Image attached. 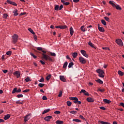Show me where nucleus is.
<instances>
[{
    "label": "nucleus",
    "instance_id": "69168bd1",
    "mask_svg": "<svg viewBox=\"0 0 124 124\" xmlns=\"http://www.w3.org/2000/svg\"><path fill=\"white\" fill-rule=\"evenodd\" d=\"M40 62H41V63L42 64H43V65L45 64V62H43L42 60H41V61H40Z\"/></svg>",
    "mask_w": 124,
    "mask_h": 124
},
{
    "label": "nucleus",
    "instance_id": "8fccbe9b",
    "mask_svg": "<svg viewBox=\"0 0 124 124\" xmlns=\"http://www.w3.org/2000/svg\"><path fill=\"white\" fill-rule=\"evenodd\" d=\"M39 82H40L41 83H44V78H42L40 80H39Z\"/></svg>",
    "mask_w": 124,
    "mask_h": 124
},
{
    "label": "nucleus",
    "instance_id": "49530a36",
    "mask_svg": "<svg viewBox=\"0 0 124 124\" xmlns=\"http://www.w3.org/2000/svg\"><path fill=\"white\" fill-rule=\"evenodd\" d=\"M104 19H105L106 21H107V22H109V21H110V18H109V17H108L107 16H105L104 17Z\"/></svg>",
    "mask_w": 124,
    "mask_h": 124
},
{
    "label": "nucleus",
    "instance_id": "7ed1b4c3",
    "mask_svg": "<svg viewBox=\"0 0 124 124\" xmlns=\"http://www.w3.org/2000/svg\"><path fill=\"white\" fill-rule=\"evenodd\" d=\"M116 42L118 45H119V46H121L122 47V46H124V43H123V41L121 40V39H118L116 40Z\"/></svg>",
    "mask_w": 124,
    "mask_h": 124
},
{
    "label": "nucleus",
    "instance_id": "ddd939ff",
    "mask_svg": "<svg viewBox=\"0 0 124 124\" xmlns=\"http://www.w3.org/2000/svg\"><path fill=\"white\" fill-rule=\"evenodd\" d=\"M13 13H14V16H18L19 14L18 13V10L15 9L13 11Z\"/></svg>",
    "mask_w": 124,
    "mask_h": 124
},
{
    "label": "nucleus",
    "instance_id": "6ab92c4d",
    "mask_svg": "<svg viewBox=\"0 0 124 124\" xmlns=\"http://www.w3.org/2000/svg\"><path fill=\"white\" fill-rule=\"evenodd\" d=\"M103 101L105 102V103H107V104H110V103L111 102V101L107 99H104Z\"/></svg>",
    "mask_w": 124,
    "mask_h": 124
},
{
    "label": "nucleus",
    "instance_id": "5fc2aeb1",
    "mask_svg": "<svg viewBox=\"0 0 124 124\" xmlns=\"http://www.w3.org/2000/svg\"><path fill=\"white\" fill-rule=\"evenodd\" d=\"M16 104H23V102H20V101H16Z\"/></svg>",
    "mask_w": 124,
    "mask_h": 124
},
{
    "label": "nucleus",
    "instance_id": "3c124183",
    "mask_svg": "<svg viewBox=\"0 0 124 124\" xmlns=\"http://www.w3.org/2000/svg\"><path fill=\"white\" fill-rule=\"evenodd\" d=\"M70 113L71 114H73L74 115H75V114L77 113V111H74V110H72V111H70Z\"/></svg>",
    "mask_w": 124,
    "mask_h": 124
},
{
    "label": "nucleus",
    "instance_id": "c9c22d12",
    "mask_svg": "<svg viewBox=\"0 0 124 124\" xmlns=\"http://www.w3.org/2000/svg\"><path fill=\"white\" fill-rule=\"evenodd\" d=\"M25 80L28 82H31V78H30V77H27V78L25 79Z\"/></svg>",
    "mask_w": 124,
    "mask_h": 124
},
{
    "label": "nucleus",
    "instance_id": "20e7f679",
    "mask_svg": "<svg viewBox=\"0 0 124 124\" xmlns=\"http://www.w3.org/2000/svg\"><path fill=\"white\" fill-rule=\"evenodd\" d=\"M79 60L80 62H81V63H83V64H84L85 63H86V62H87V61H86V60L82 57H80L79 58Z\"/></svg>",
    "mask_w": 124,
    "mask_h": 124
},
{
    "label": "nucleus",
    "instance_id": "052dcab7",
    "mask_svg": "<svg viewBox=\"0 0 124 124\" xmlns=\"http://www.w3.org/2000/svg\"><path fill=\"white\" fill-rule=\"evenodd\" d=\"M55 114H61V111L59 110H56L54 112Z\"/></svg>",
    "mask_w": 124,
    "mask_h": 124
},
{
    "label": "nucleus",
    "instance_id": "aec40b11",
    "mask_svg": "<svg viewBox=\"0 0 124 124\" xmlns=\"http://www.w3.org/2000/svg\"><path fill=\"white\" fill-rule=\"evenodd\" d=\"M9 118H10V114H6L5 115L4 117V120H8V119H9Z\"/></svg>",
    "mask_w": 124,
    "mask_h": 124
},
{
    "label": "nucleus",
    "instance_id": "37998d69",
    "mask_svg": "<svg viewBox=\"0 0 124 124\" xmlns=\"http://www.w3.org/2000/svg\"><path fill=\"white\" fill-rule=\"evenodd\" d=\"M11 54H12V52L11 51H9L6 52V55L7 56H10V55H11Z\"/></svg>",
    "mask_w": 124,
    "mask_h": 124
},
{
    "label": "nucleus",
    "instance_id": "a878e982",
    "mask_svg": "<svg viewBox=\"0 0 124 124\" xmlns=\"http://www.w3.org/2000/svg\"><path fill=\"white\" fill-rule=\"evenodd\" d=\"M50 111V108L45 109L43 112L42 113L43 115H44V114H46V113H48Z\"/></svg>",
    "mask_w": 124,
    "mask_h": 124
},
{
    "label": "nucleus",
    "instance_id": "6e6552de",
    "mask_svg": "<svg viewBox=\"0 0 124 124\" xmlns=\"http://www.w3.org/2000/svg\"><path fill=\"white\" fill-rule=\"evenodd\" d=\"M7 3H9L10 4H12V5H14L15 6H17V3H16L15 2L12 1L10 0H7Z\"/></svg>",
    "mask_w": 124,
    "mask_h": 124
},
{
    "label": "nucleus",
    "instance_id": "bb28decb",
    "mask_svg": "<svg viewBox=\"0 0 124 124\" xmlns=\"http://www.w3.org/2000/svg\"><path fill=\"white\" fill-rule=\"evenodd\" d=\"M73 65H74V63H73V62H71L69 63L68 68H71V67H72V66H73Z\"/></svg>",
    "mask_w": 124,
    "mask_h": 124
},
{
    "label": "nucleus",
    "instance_id": "0e129e2a",
    "mask_svg": "<svg viewBox=\"0 0 124 124\" xmlns=\"http://www.w3.org/2000/svg\"><path fill=\"white\" fill-rule=\"evenodd\" d=\"M2 71L3 73H5V74L7 73V72H8V70H3Z\"/></svg>",
    "mask_w": 124,
    "mask_h": 124
},
{
    "label": "nucleus",
    "instance_id": "72a5a7b5",
    "mask_svg": "<svg viewBox=\"0 0 124 124\" xmlns=\"http://www.w3.org/2000/svg\"><path fill=\"white\" fill-rule=\"evenodd\" d=\"M51 77H52V75L51 74H49L48 76H47L46 77V80L47 81H49V80H50V78H51Z\"/></svg>",
    "mask_w": 124,
    "mask_h": 124
},
{
    "label": "nucleus",
    "instance_id": "de8ad7c7",
    "mask_svg": "<svg viewBox=\"0 0 124 124\" xmlns=\"http://www.w3.org/2000/svg\"><path fill=\"white\" fill-rule=\"evenodd\" d=\"M17 97H18V98H21V97H24V95H23L22 94H18L17 95Z\"/></svg>",
    "mask_w": 124,
    "mask_h": 124
},
{
    "label": "nucleus",
    "instance_id": "393cba45",
    "mask_svg": "<svg viewBox=\"0 0 124 124\" xmlns=\"http://www.w3.org/2000/svg\"><path fill=\"white\" fill-rule=\"evenodd\" d=\"M95 81L97 83H99V84H103V81L102 80H101L100 79H98L97 80H95Z\"/></svg>",
    "mask_w": 124,
    "mask_h": 124
},
{
    "label": "nucleus",
    "instance_id": "a211bd4d",
    "mask_svg": "<svg viewBox=\"0 0 124 124\" xmlns=\"http://www.w3.org/2000/svg\"><path fill=\"white\" fill-rule=\"evenodd\" d=\"M70 33L71 36H72V35H73V33H74V31H73V28L72 27L70 28Z\"/></svg>",
    "mask_w": 124,
    "mask_h": 124
},
{
    "label": "nucleus",
    "instance_id": "ea45409f",
    "mask_svg": "<svg viewBox=\"0 0 124 124\" xmlns=\"http://www.w3.org/2000/svg\"><path fill=\"white\" fill-rule=\"evenodd\" d=\"M17 93V88H15L12 92V93Z\"/></svg>",
    "mask_w": 124,
    "mask_h": 124
},
{
    "label": "nucleus",
    "instance_id": "bf43d9fd",
    "mask_svg": "<svg viewBox=\"0 0 124 124\" xmlns=\"http://www.w3.org/2000/svg\"><path fill=\"white\" fill-rule=\"evenodd\" d=\"M29 91H30V89H26L25 90H24L23 91V93H29Z\"/></svg>",
    "mask_w": 124,
    "mask_h": 124
},
{
    "label": "nucleus",
    "instance_id": "423d86ee",
    "mask_svg": "<svg viewBox=\"0 0 124 124\" xmlns=\"http://www.w3.org/2000/svg\"><path fill=\"white\" fill-rule=\"evenodd\" d=\"M80 53L82 54V55H83V56H84L86 58H89V55H88V54H87L86 51H85L84 50H80Z\"/></svg>",
    "mask_w": 124,
    "mask_h": 124
},
{
    "label": "nucleus",
    "instance_id": "6e6d98bb",
    "mask_svg": "<svg viewBox=\"0 0 124 124\" xmlns=\"http://www.w3.org/2000/svg\"><path fill=\"white\" fill-rule=\"evenodd\" d=\"M33 37H34V39L35 41H36V40H37V36H36V35H35V34H34Z\"/></svg>",
    "mask_w": 124,
    "mask_h": 124
},
{
    "label": "nucleus",
    "instance_id": "39448f33",
    "mask_svg": "<svg viewBox=\"0 0 124 124\" xmlns=\"http://www.w3.org/2000/svg\"><path fill=\"white\" fill-rule=\"evenodd\" d=\"M79 93H83L84 95H87V96H89L90 95V94H89V93H88V92H86V90L84 89H82Z\"/></svg>",
    "mask_w": 124,
    "mask_h": 124
},
{
    "label": "nucleus",
    "instance_id": "603ef678",
    "mask_svg": "<svg viewBox=\"0 0 124 124\" xmlns=\"http://www.w3.org/2000/svg\"><path fill=\"white\" fill-rule=\"evenodd\" d=\"M44 84H43V83H39V84H38V86H39V87H40V88H42V87H44Z\"/></svg>",
    "mask_w": 124,
    "mask_h": 124
},
{
    "label": "nucleus",
    "instance_id": "412c9836",
    "mask_svg": "<svg viewBox=\"0 0 124 124\" xmlns=\"http://www.w3.org/2000/svg\"><path fill=\"white\" fill-rule=\"evenodd\" d=\"M109 4H111L113 7H116L117 6V5L115 4V3H114V2H113L111 0L109 1Z\"/></svg>",
    "mask_w": 124,
    "mask_h": 124
},
{
    "label": "nucleus",
    "instance_id": "9d476101",
    "mask_svg": "<svg viewBox=\"0 0 124 124\" xmlns=\"http://www.w3.org/2000/svg\"><path fill=\"white\" fill-rule=\"evenodd\" d=\"M55 28L56 29H66V28H67V26H66V25H64V26L61 25V26H56Z\"/></svg>",
    "mask_w": 124,
    "mask_h": 124
},
{
    "label": "nucleus",
    "instance_id": "5701e85b",
    "mask_svg": "<svg viewBox=\"0 0 124 124\" xmlns=\"http://www.w3.org/2000/svg\"><path fill=\"white\" fill-rule=\"evenodd\" d=\"M67 64H68V62H65L63 64V68H64L65 69H66Z\"/></svg>",
    "mask_w": 124,
    "mask_h": 124
},
{
    "label": "nucleus",
    "instance_id": "4c0bfd02",
    "mask_svg": "<svg viewBox=\"0 0 124 124\" xmlns=\"http://www.w3.org/2000/svg\"><path fill=\"white\" fill-rule=\"evenodd\" d=\"M49 53L50 55H51V56H52V57H56V53H55V52H49Z\"/></svg>",
    "mask_w": 124,
    "mask_h": 124
},
{
    "label": "nucleus",
    "instance_id": "09e8293b",
    "mask_svg": "<svg viewBox=\"0 0 124 124\" xmlns=\"http://www.w3.org/2000/svg\"><path fill=\"white\" fill-rule=\"evenodd\" d=\"M62 92L60 91L59 92V94L58 95V96H59V97H62Z\"/></svg>",
    "mask_w": 124,
    "mask_h": 124
},
{
    "label": "nucleus",
    "instance_id": "774afa93",
    "mask_svg": "<svg viewBox=\"0 0 124 124\" xmlns=\"http://www.w3.org/2000/svg\"><path fill=\"white\" fill-rule=\"evenodd\" d=\"M77 101H78L77 104H81V101H79L78 99V100H77Z\"/></svg>",
    "mask_w": 124,
    "mask_h": 124
},
{
    "label": "nucleus",
    "instance_id": "4be33fe9",
    "mask_svg": "<svg viewBox=\"0 0 124 124\" xmlns=\"http://www.w3.org/2000/svg\"><path fill=\"white\" fill-rule=\"evenodd\" d=\"M78 98L76 97H69V99H70V100H78Z\"/></svg>",
    "mask_w": 124,
    "mask_h": 124
},
{
    "label": "nucleus",
    "instance_id": "58836bf2",
    "mask_svg": "<svg viewBox=\"0 0 124 124\" xmlns=\"http://www.w3.org/2000/svg\"><path fill=\"white\" fill-rule=\"evenodd\" d=\"M97 91H98L99 92H101V93H103V92L105 91V89L99 88Z\"/></svg>",
    "mask_w": 124,
    "mask_h": 124
},
{
    "label": "nucleus",
    "instance_id": "2eb2a0df",
    "mask_svg": "<svg viewBox=\"0 0 124 124\" xmlns=\"http://www.w3.org/2000/svg\"><path fill=\"white\" fill-rule=\"evenodd\" d=\"M96 72L99 74H105L104 71L100 69L97 70Z\"/></svg>",
    "mask_w": 124,
    "mask_h": 124
},
{
    "label": "nucleus",
    "instance_id": "4d7b16f0",
    "mask_svg": "<svg viewBox=\"0 0 124 124\" xmlns=\"http://www.w3.org/2000/svg\"><path fill=\"white\" fill-rule=\"evenodd\" d=\"M42 99L43 100H47V97L46 96H43Z\"/></svg>",
    "mask_w": 124,
    "mask_h": 124
},
{
    "label": "nucleus",
    "instance_id": "e2e57ef3",
    "mask_svg": "<svg viewBox=\"0 0 124 124\" xmlns=\"http://www.w3.org/2000/svg\"><path fill=\"white\" fill-rule=\"evenodd\" d=\"M63 8V6L62 5H61L59 7V10H62Z\"/></svg>",
    "mask_w": 124,
    "mask_h": 124
},
{
    "label": "nucleus",
    "instance_id": "f03ea898",
    "mask_svg": "<svg viewBox=\"0 0 124 124\" xmlns=\"http://www.w3.org/2000/svg\"><path fill=\"white\" fill-rule=\"evenodd\" d=\"M13 38V42L14 44L18 41V35L16 34H14V35L12 36Z\"/></svg>",
    "mask_w": 124,
    "mask_h": 124
},
{
    "label": "nucleus",
    "instance_id": "79ce46f5",
    "mask_svg": "<svg viewBox=\"0 0 124 124\" xmlns=\"http://www.w3.org/2000/svg\"><path fill=\"white\" fill-rule=\"evenodd\" d=\"M71 104H72V103H71V102H70L69 101H68L67 102V106H69V107L71 106Z\"/></svg>",
    "mask_w": 124,
    "mask_h": 124
},
{
    "label": "nucleus",
    "instance_id": "473e14b6",
    "mask_svg": "<svg viewBox=\"0 0 124 124\" xmlns=\"http://www.w3.org/2000/svg\"><path fill=\"white\" fill-rule=\"evenodd\" d=\"M28 31H30V32H31L32 34H35V33L33 31V30H32V29H31V28L28 29Z\"/></svg>",
    "mask_w": 124,
    "mask_h": 124
},
{
    "label": "nucleus",
    "instance_id": "a18cd8bd",
    "mask_svg": "<svg viewBox=\"0 0 124 124\" xmlns=\"http://www.w3.org/2000/svg\"><path fill=\"white\" fill-rule=\"evenodd\" d=\"M98 76H99V77H101V78H104V74H99L98 75Z\"/></svg>",
    "mask_w": 124,
    "mask_h": 124
},
{
    "label": "nucleus",
    "instance_id": "4468645a",
    "mask_svg": "<svg viewBox=\"0 0 124 124\" xmlns=\"http://www.w3.org/2000/svg\"><path fill=\"white\" fill-rule=\"evenodd\" d=\"M60 79L62 82H66V79L63 76H60Z\"/></svg>",
    "mask_w": 124,
    "mask_h": 124
},
{
    "label": "nucleus",
    "instance_id": "864d4df0",
    "mask_svg": "<svg viewBox=\"0 0 124 124\" xmlns=\"http://www.w3.org/2000/svg\"><path fill=\"white\" fill-rule=\"evenodd\" d=\"M84 28H85V26H82L81 27L80 29H81V30L82 31H86V30H85V29H84Z\"/></svg>",
    "mask_w": 124,
    "mask_h": 124
},
{
    "label": "nucleus",
    "instance_id": "c03bdc74",
    "mask_svg": "<svg viewBox=\"0 0 124 124\" xmlns=\"http://www.w3.org/2000/svg\"><path fill=\"white\" fill-rule=\"evenodd\" d=\"M8 16L7 14H4L3 15V18L4 19H6V18H7Z\"/></svg>",
    "mask_w": 124,
    "mask_h": 124
},
{
    "label": "nucleus",
    "instance_id": "338daca9",
    "mask_svg": "<svg viewBox=\"0 0 124 124\" xmlns=\"http://www.w3.org/2000/svg\"><path fill=\"white\" fill-rule=\"evenodd\" d=\"M21 89H18V90L16 89V93H21Z\"/></svg>",
    "mask_w": 124,
    "mask_h": 124
},
{
    "label": "nucleus",
    "instance_id": "f257e3e1",
    "mask_svg": "<svg viewBox=\"0 0 124 124\" xmlns=\"http://www.w3.org/2000/svg\"><path fill=\"white\" fill-rule=\"evenodd\" d=\"M37 50H38V51H42V53H42V55L43 56L42 59H43L46 61L53 62V59H52V58L50 56H49L48 55L46 54V51L43 50L42 47H37Z\"/></svg>",
    "mask_w": 124,
    "mask_h": 124
},
{
    "label": "nucleus",
    "instance_id": "2f4dec72",
    "mask_svg": "<svg viewBox=\"0 0 124 124\" xmlns=\"http://www.w3.org/2000/svg\"><path fill=\"white\" fill-rule=\"evenodd\" d=\"M73 122H76V123H81V120L78 119H74Z\"/></svg>",
    "mask_w": 124,
    "mask_h": 124
},
{
    "label": "nucleus",
    "instance_id": "9b49d317",
    "mask_svg": "<svg viewBox=\"0 0 124 124\" xmlns=\"http://www.w3.org/2000/svg\"><path fill=\"white\" fill-rule=\"evenodd\" d=\"M14 75L16 76V78H19L21 75L19 71H16L14 73Z\"/></svg>",
    "mask_w": 124,
    "mask_h": 124
},
{
    "label": "nucleus",
    "instance_id": "a19ab883",
    "mask_svg": "<svg viewBox=\"0 0 124 124\" xmlns=\"http://www.w3.org/2000/svg\"><path fill=\"white\" fill-rule=\"evenodd\" d=\"M101 23L102 24H103V25H104V26H106L107 24H106V21H105V20L102 19L101 20Z\"/></svg>",
    "mask_w": 124,
    "mask_h": 124
},
{
    "label": "nucleus",
    "instance_id": "f3484780",
    "mask_svg": "<svg viewBox=\"0 0 124 124\" xmlns=\"http://www.w3.org/2000/svg\"><path fill=\"white\" fill-rule=\"evenodd\" d=\"M61 2H62L64 5H68L70 3L69 2H65L64 0H61Z\"/></svg>",
    "mask_w": 124,
    "mask_h": 124
},
{
    "label": "nucleus",
    "instance_id": "f8f14e48",
    "mask_svg": "<svg viewBox=\"0 0 124 124\" xmlns=\"http://www.w3.org/2000/svg\"><path fill=\"white\" fill-rule=\"evenodd\" d=\"M100 25L98 24V29L101 32H104V28L103 27H101L99 26Z\"/></svg>",
    "mask_w": 124,
    "mask_h": 124
},
{
    "label": "nucleus",
    "instance_id": "1a4fd4ad",
    "mask_svg": "<svg viewBox=\"0 0 124 124\" xmlns=\"http://www.w3.org/2000/svg\"><path fill=\"white\" fill-rule=\"evenodd\" d=\"M52 118H53V117H52L51 116H48L44 118V120H45V121H46V122H50V120H51Z\"/></svg>",
    "mask_w": 124,
    "mask_h": 124
},
{
    "label": "nucleus",
    "instance_id": "680f3d73",
    "mask_svg": "<svg viewBox=\"0 0 124 124\" xmlns=\"http://www.w3.org/2000/svg\"><path fill=\"white\" fill-rule=\"evenodd\" d=\"M100 108L101 110H106V108H105L104 107H100Z\"/></svg>",
    "mask_w": 124,
    "mask_h": 124
},
{
    "label": "nucleus",
    "instance_id": "0eeeda50",
    "mask_svg": "<svg viewBox=\"0 0 124 124\" xmlns=\"http://www.w3.org/2000/svg\"><path fill=\"white\" fill-rule=\"evenodd\" d=\"M31 114H29L27 115H26L25 117H24V122L26 123V122H28V121L29 120H30V119H31Z\"/></svg>",
    "mask_w": 124,
    "mask_h": 124
},
{
    "label": "nucleus",
    "instance_id": "7c9ffc66",
    "mask_svg": "<svg viewBox=\"0 0 124 124\" xmlns=\"http://www.w3.org/2000/svg\"><path fill=\"white\" fill-rule=\"evenodd\" d=\"M56 124H63V121H60V120H57L56 122Z\"/></svg>",
    "mask_w": 124,
    "mask_h": 124
},
{
    "label": "nucleus",
    "instance_id": "f704fd0d",
    "mask_svg": "<svg viewBox=\"0 0 124 124\" xmlns=\"http://www.w3.org/2000/svg\"><path fill=\"white\" fill-rule=\"evenodd\" d=\"M115 8L117 10H122V8L120 6V5L117 4Z\"/></svg>",
    "mask_w": 124,
    "mask_h": 124
},
{
    "label": "nucleus",
    "instance_id": "13d9d810",
    "mask_svg": "<svg viewBox=\"0 0 124 124\" xmlns=\"http://www.w3.org/2000/svg\"><path fill=\"white\" fill-rule=\"evenodd\" d=\"M79 118L82 120H83V121L86 120V119H85V118H84V117H83L82 115H79Z\"/></svg>",
    "mask_w": 124,
    "mask_h": 124
},
{
    "label": "nucleus",
    "instance_id": "c756f323",
    "mask_svg": "<svg viewBox=\"0 0 124 124\" xmlns=\"http://www.w3.org/2000/svg\"><path fill=\"white\" fill-rule=\"evenodd\" d=\"M73 57L75 59L78 56V53L77 52H74L72 54Z\"/></svg>",
    "mask_w": 124,
    "mask_h": 124
},
{
    "label": "nucleus",
    "instance_id": "cd10ccee",
    "mask_svg": "<svg viewBox=\"0 0 124 124\" xmlns=\"http://www.w3.org/2000/svg\"><path fill=\"white\" fill-rule=\"evenodd\" d=\"M99 123H100V124H110L108 122H104V121H99Z\"/></svg>",
    "mask_w": 124,
    "mask_h": 124
},
{
    "label": "nucleus",
    "instance_id": "e433bc0d",
    "mask_svg": "<svg viewBox=\"0 0 124 124\" xmlns=\"http://www.w3.org/2000/svg\"><path fill=\"white\" fill-rule=\"evenodd\" d=\"M59 5H55V10H56L57 11H58L59 10Z\"/></svg>",
    "mask_w": 124,
    "mask_h": 124
},
{
    "label": "nucleus",
    "instance_id": "c85d7f7f",
    "mask_svg": "<svg viewBox=\"0 0 124 124\" xmlns=\"http://www.w3.org/2000/svg\"><path fill=\"white\" fill-rule=\"evenodd\" d=\"M118 73L119 75H120V76H124V73L122 72L121 71H120V70L118 71Z\"/></svg>",
    "mask_w": 124,
    "mask_h": 124
},
{
    "label": "nucleus",
    "instance_id": "dca6fc26",
    "mask_svg": "<svg viewBox=\"0 0 124 124\" xmlns=\"http://www.w3.org/2000/svg\"><path fill=\"white\" fill-rule=\"evenodd\" d=\"M86 100L87 101H88V102H93L94 101V100H93V99L91 97L87 98Z\"/></svg>",
    "mask_w": 124,
    "mask_h": 124
},
{
    "label": "nucleus",
    "instance_id": "b1692460",
    "mask_svg": "<svg viewBox=\"0 0 124 124\" xmlns=\"http://www.w3.org/2000/svg\"><path fill=\"white\" fill-rule=\"evenodd\" d=\"M88 45H89V46H91V47H92V48H94V45H93V44L92 42L91 41L88 43Z\"/></svg>",
    "mask_w": 124,
    "mask_h": 124
}]
</instances>
